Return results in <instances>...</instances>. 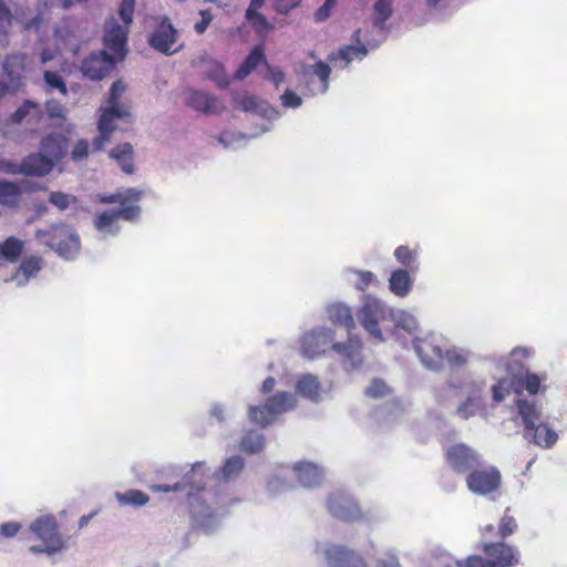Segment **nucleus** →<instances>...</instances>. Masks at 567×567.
Here are the masks:
<instances>
[{
  "label": "nucleus",
  "instance_id": "obj_27",
  "mask_svg": "<svg viewBox=\"0 0 567 567\" xmlns=\"http://www.w3.org/2000/svg\"><path fill=\"white\" fill-rule=\"evenodd\" d=\"M293 473L299 483L306 488L319 486L323 480V471L317 464L300 461L293 465Z\"/></svg>",
  "mask_w": 567,
  "mask_h": 567
},
{
  "label": "nucleus",
  "instance_id": "obj_41",
  "mask_svg": "<svg viewBox=\"0 0 567 567\" xmlns=\"http://www.w3.org/2000/svg\"><path fill=\"white\" fill-rule=\"evenodd\" d=\"M266 443L264 434L256 430L248 431L240 441V450L247 454H256L262 451Z\"/></svg>",
  "mask_w": 567,
  "mask_h": 567
},
{
  "label": "nucleus",
  "instance_id": "obj_15",
  "mask_svg": "<svg viewBox=\"0 0 567 567\" xmlns=\"http://www.w3.org/2000/svg\"><path fill=\"white\" fill-rule=\"evenodd\" d=\"M446 460L449 465L460 474L468 473L475 467H480L482 456L471 446L464 443L451 445L446 450Z\"/></svg>",
  "mask_w": 567,
  "mask_h": 567
},
{
  "label": "nucleus",
  "instance_id": "obj_5",
  "mask_svg": "<svg viewBox=\"0 0 567 567\" xmlns=\"http://www.w3.org/2000/svg\"><path fill=\"white\" fill-rule=\"evenodd\" d=\"M296 405V394L288 391H278L269 396L265 404L249 405L248 417L250 422L265 427L271 424L280 414L293 410Z\"/></svg>",
  "mask_w": 567,
  "mask_h": 567
},
{
  "label": "nucleus",
  "instance_id": "obj_14",
  "mask_svg": "<svg viewBox=\"0 0 567 567\" xmlns=\"http://www.w3.org/2000/svg\"><path fill=\"white\" fill-rule=\"evenodd\" d=\"M316 551L323 555L329 567H367L359 554L340 545L324 543L317 545Z\"/></svg>",
  "mask_w": 567,
  "mask_h": 567
},
{
  "label": "nucleus",
  "instance_id": "obj_17",
  "mask_svg": "<svg viewBox=\"0 0 567 567\" xmlns=\"http://www.w3.org/2000/svg\"><path fill=\"white\" fill-rule=\"evenodd\" d=\"M329 513L344 522L359 520L362 517L361 509L354 498L347 493H332L327 501Z\"/></svg>",
  "mask_w": 567,
  "mask_h": 567
},
{
  "label": "nucleus",
  "instance_id": "obj_61",
  "mask_svg": "<svg viewBox=\"0 0 567 567\" xmlns=\"http://www.w3.org/2000/svg\"><path fill=\"white\" fill-rule=\"evenodd\" d=\"M281 105L286 109H298L302 104V99L290 89H286L280 95Z\"/></svg>",
  "mask_w": 567,
  "mask_h": 567
},
{
  "label": "nucleus",
  "instance_id": "obj_34",
  "mask_svg": "<svg viewBox=\"0 0 567 567\" xmlns=\"http://www.w3.org/2000/svg\"><path fill=\"white\" fill-rule=\"evenodd\" d=\"M328 318L337 324H340L348 329L350 332L354 327L355 322L352 316L350 307L342 302H334L327 307Z\"/></svg>",
  "mask_w": 567,
  "mask_h": 567
},
{
  "label": "nucleus",
  "instance_id": "obj_12",
  "mask_svg": "<svg viewBox=\"0 0 567 567\" xmlns=\"http://www.w3.org/2000/svg\"><path fill=\"white\" fill-rule=\"evenodd\" d=\"M351 40L354 44L352 45H344L338 50L337 53H331L329 55L330 62L334 63V65H338V62L340 63L339 66L344 69L348 68V65L357 60L362 61L369 50H372L368 43V40H375L374 37H369L368 33L363 37V42L361 38V30L358 29L351 37Z\"/></svg>",
  "mask_w": 567,
  "mask_h": 567
},
{
  "label": "nucleus",
  "instance_id": "obj_4",
  "mask_svg": "<svg viewBox=\"0 0 567 567\" xmlns=\"http://www.w3.org/2000/svg\"><path fill=\"white\" fill-rule=\"evenodd\" d=\"M37 239L66 260L74 259L80 250L79 235L72 227L65 224L52 225L47 229H38Z\"/></svg>",
  "mask_w": 567,
  "mask_h": 567
},
{
  "label": "nucleus",
  "instance_id": "obj_42",
  "mask_svg": "<svg viewBox=\"0 0 567 567\" xmlns=\"http://www.w3.org/2000/svg\"><path fill=\"white\" fill-rule=\"evenodd\" d=\"M389 317L395 327L405 330L409 333H414L417 330V321L415 317L402 309H391Z\"/></svg>",
  "mask_w": 567,
  "mask_h": 567
},
{
  "label": "nucleus",
  "instance_id": "obj_45",
  "mask_svg": "<svg viewBox=\"0 0 567 567\" xmlns=\"http://www.w3.org/2000/svg\"><path fill=\"white\" fill-rule=\"evenodd\" d=\"M444 361L453 368H462L472 358V352L468 349L460 347H451L444 350Z\"/></svg>",
  "mask_w": 567,
  "mask_h": 567
},
{
  "label": "nucleus",
  "instance_id": "obj_1",
  "mask_svg": "<svg viewBox=\"0 0 567 567\" xmlns=\"http://www.w3.org/2000/svg\"><path fill=\"white\" fill-rule=\"evenodd\" d=\"M209 477L204 463H195L174 484H155L154 493L184 492L193 525L204 534H213L220 528L228 514L227 502L204 481Z\"/></svg>",
  "mask_w": 567,
  "mask_h": 567
},
{
  "label": "nucleus",
  "instance_id": "obj_13",
  "mask_svg": "<svg viewBox=\"0 0 567 567\" xmlns=\"http://www.w3.org/2000/svg\"><path fill=\"white\" fill-rule=\"evenodd\" d=\"M117 62L120 61L106 50L93 51L82 61L81 73L92 81H101L111 73Z\"/></svg>",
  "mask_w": 567,
  "mask_h": 567
},
{
  "label": "nucleus",
  "instance_id": "obj_44",
  "mask_svg": "<svg viewBox=\"0 0 567 567\" xmlns=\"http://www.w3.org/2000/svg\"><path fill=\"white\" fill-rule=\"evenodd\" d=\"M23 246V241L16 237L7 238L3 243H0V259L8 261L18 260L22 254Z\"/></svg>",
  "mask_w": 567,
  "mask_h": 567
},
{
  "label": "nucleus",
  "instance_id": "obj_47",
  "mask_svg": "<svg viewBox=\"0 0 567 567\" xmlns=\"http://www.w3.org/2000/svg\"><path fill=\"white\" fill-rule=\"evenodd\" d=\"M245 18L258 34H265L274 28L258 10H246Z\"/></svg>",
  "mask_w": 567,
  "mask_h": 567
},
{
  "label": "nucleus",
  "instance_id": "obj_3",
  "mask_svg": "<svg viewBox=\"0 0 567 567\" xmlns=\"http://www.w3.org/2000/svg\"><path fill=\"white\" fill-rule=\"evenodd\" d=\"M458 391L465 393V400L455 410V414L458 417L468 420L484 409L487 390L486 382L483 379H468L465 381L453 379L437 392L436 399L439 402L444 403L450 394H457Z\"/></svg>",
  "mask_w": 567,
  "mask_h": 567
},
{
  "label": "nucleus",
  "instance_id": "obj_11",
  "mask_svg": "<svg viewBox=\"0 0 567 567\" xmlns=\"http://www.w3.org/2000/svg\"><path fill=\"white\" fill-rule=\"evenodd\" d=\"M128 29L121 25L114 18L109 19L104 24L103 43L104 49L118 61L125 59L127 49Z\"/></svg>",
  "mask_w": 567,
  "mask_h": 567
},
{
  "label": "nucleus",
  "instance_id": "obj_62",
  "mask_svg": "<svg viewBox=\"0 0 567 567\" xmlns=\"http://www.w3.org/2000/svg\"><path fill=\"white\" fill-rule=\"evenodd\" d=\"M90 145L86 140H79L71 151L73 162H81L89 156Z\"/></svg>",
  "mask_w": 567,
  "mask_h": 567
},
{
  "label": "nucleus",
  "instance_id": "obj_29",
  "mask_svg": "<svg viewBox=\"0 0 567 567\" xmlns=\"http://www.w3.org/2000/svg\"><path fill=\"white\" fill-rule=\"evenodd\" d=\"M512 375L514 377L513 383L518 396H523V390L529 394L528 398H533L540 392L542 389H546V386H542V382L546 380V377H540L530 371H519Z\"/></svg>",
  "mask_w": 567,
  "mask_h": 567
},
{
  "label": "nucleus",
  "instance_id": "obj_18",
  "mask_svg": "<svg viewBox=\"0 0 567 567\" xmlns=\"http://www.w3.org/2000/svg\"><path fill=\"white\" fill-rule=\"evenodd\" d=\"M393 2L394 0H378L373 4L372 27L377 40H368L371 49H378L388 38L386 21L393 14Z\"/></svg>",
  "mask_w": 567,
  "mask_h": 567
},
{
  "label": "nucleus",
  "instance_id": "obj_24",
  "mask_svg": "<svg viewBox=\"0 0 567 567\" xmlns=\"http://www.w3.org/2000/svg\"><path fill=\"white\" fill-rule=\"evenodd\" d=\"M524 439L536 446L548 450L558 441V434L544 420L532 425V429L524 430Z\"/></svg>",
  "mask_w": 567,
  "mask_h": 567
},
{
  "label": "nucleus",
  "instance_id": "obj_36",
  "mask_svg": "<svg viewBox=\"0 0 567 567\" xmlns=\"http://www.w3.org/2000/svg\"><path fill=\"white\" fill-rule=\"evenodd\" d=\"M41 269V259L38 257H31L25 259L11 280L16 282L18 287H22L29 282V280L37 276Z\"/></svg>",
  "mask_w": 567,
  "mask_h": 567
},
{
  "label": "nucleus",
  "instance_id": "obj_16",
  "mask_svg": "<svg viewBox=\"0 0 567 567\" xmlns=\"http://www.w3.org/2000/svg\"><path fill=\"white\" fill-rule=\"evenodd\" d=\"M30 530L43 544H49L51 550H64L66 548V543L58 530L56 519L52 515L41 516L33 520Z\"/></svg>",
  "mask_w": 567,
  "mask_h": 567
},
{
  "label": "nucleus",
  "instance_id": "obj_38",
  "mask_svg": "<svg viewBox=\"0 0 567 567\" xmlns=\"http://www.w3.org/2000/svg\"><path fill=\"white\" fill-rule=\"evenodd\" d=\"M261 62H264V63L266 62L264 50L260 47H256L251 50V52L248 54V56L244 60V62L240 64V66L236 71L235 79H237V80L245 79Z\"/></svg>",
  "mask_w": 567,
  "mask_h": 567
},
{
  "label": "nucleus",
  "instance_id": "obj_53",
  "mask_svg": "<svg viewBox=\"0 0 567 567\" xmlns=\"http://www.w3.org/2000/svg\"><path fill=\"white\" fill-rule=\"evenodd\" d=\"M99 135L92 142V148L94 152L102 151L107 143H110L111 134L114 130L106 126L105 120L99 121Z\"/></svg>",
  "mask_w": 567,
  "mask_h": 567
},
{
  "label": "nucleus",
  "instance_id": "obj_21",
  "mask_svg": "<svg viewBox=\"0 0 567 567\" xmlns=\"http://www.w3.org/2000/svg\"><path fill=\"white\" fill-rule=\"evenodd\" d=\"M29 56L25 53H12L6 56L2 69L13 92L22 85V79L28 68Z\"/></svg>",
  "mask_w": 567,
  "mask_h": 567
},
{
  "label": "nucleus",
  "instance_id": "obj_31",
  "mask_svg": "<svg viewBox=\"0 0 567 567\" xmlns=\"http://www.w3.org/2000/svg\"><path fill=\"white\" fill-rule=\"evenodd\" d=\"M144 192L137 188H126L124 190L110 194L97 195L103 204H118V207H141L137 203L142 199Z\"/></svg>",
  "mask_w": 567,
  "mask_h": 567
},
{
  "label": "nucleus",
  "instance_id": "obj_9",
  "mask_svg": "<svg viewBox=\"0 0 567 567\" xmlns=\"http://www.w3.org/2000/svg\"><path fill=\"white\" fill-rule=\"evenodd\" d=\"M141 207H117L106 209L96 215L94 219V227L103 238L115 237L121 230L118 219L136 223L141 217Z\"/></svg>",
  "mask_w": 567,
  "mask_h": 567
},
{
  "label": "nucleus",
  "instance_id": "obj_25",
  "mask_svg": "<svg viewBox=\"0 0 567 567\" xmlns=\"http://www.w3.org/2000/svg\"><path fill=\"white\" fill-rule=\"evenodd\" d=\"M484 551L493 567H509L518 560L514 548L501 542L485 544Z\"/></svg>",
  "mask_w": 567,
  "mask_h": 567
},
{
  "label": "nucleus",
  "instance_id": "obj_39",
  "mask_svg": "<svg viewBox=\"0 0 567 567\" xmlns=\"http://www.w3.org/2000/svg\"><path fill=\"white\" fill-rule=\"evenodd\" d=\"M258 134H252L248 136L240 132L224 131L219 135L218 141L226 150L237 151L244 147L249 140L256 138Z\"/></svg>",
  "mask_w": 567,
  "mask_h": 567
},
{
  "label": "nucleus",
  "instance_id": "obj_57",
  "mask_svg": "<svg viewBox=\"0 0 567 567\" xmlns=\"http://www.w3.org/2000/svg\"><path fill=\"white\" fill-rule=\"evenodd\" d=\"M365 394L372 399H380L390 394V388L383 380L374 379L365 389Z\"/></svg>",
  "mask_w": 567,
  "mask_h": 567
},
{
  "label": "nucleus",
  "instance_id": "obj_56",
  "mask_svg": "<svg viewBox=\"0 0 567 567\" xmlns=\"http://www.w3.org/2000/svg\"><path fill=\"white\" fill-rule=\"evenodd\" d=\"M49 202L60 210H65L75 202V197L63 192H50Z\"/></svg>",
  "mask_w": 567,
  "mask_h": 567
},
{
  "label": "nucleus",
  "instance_id": "obj_32",
  "mask_svg": "<svg viewBox=\"0 0 567 567\" xmlns=\"http://www.w3.org/2000/svg\"><path fill=\"white\" fill-rule=\"evenodd\" d=\"M413 282L411 270L398 268L390 275L389 289L394 296L404 298L411 292Z\"/></svg>",
  "mask_w": 567,
  "mask_h": 567
},
{
  "label": "nucleus",
  "instance_id": "obj_55",
  "mask_svg": "<svg viewBox=\"0 0 567 567\" xmlns=\"http://www.w3.org/2000/svg\"><path fill=\"white\" fill-rule=\"evenodd\" d=\"M207 76L214 81L218 87L225 89L229 84L228 75L220 63L214 62L207 71Z\"/></svg>",
  "mask_w": 567,
  "mask_h": 567
},
{
  "label": "nucleus",
  "instance_id": "obj_7",
  "mask_svg": "<svg viewBox=\"0 0 567 567\" xmlns=\"http://www.w3.org/2000/svg\"><path fill=\"white\" fill-rule=\"evenodd\" d=\"M148 45L155 51L171 56L183 50L184 43L179 42V32L167 17H157L154 29L147 37Z\"/></svg>",
  "mask_w": 567,
  "mask_h": 567
},
{
  "label": "nucleus",
  "instance_id": "obj_28",
  "mask_svg": "<svg viewBox=\"0 0 567 567\" xmlns=\"http://www.w3.org/2000/svg\"><path fill=\"white\" fill-rule=\"evenodd\" d=\"M186 104L193 110L206 114L218 113L221 109L219 100L215 95L203 91H189Z\"/></svg>",
  "mask_w": 567,
  "mask_h": 567
},
{
  "label": "nucleus",
  "instance_id": "obj_63",
  "mask_svg": "<svg viewBox=\"0 0 567 567\" xmlns=\"http://www.w3.org/2000/svg\"><path fill=\"white\" fill-rule=\"evenodd\" d=\"M516 528L517 524L515 518L505 514L501 519L498 534L502 538H506L507 536L512 535Z\"/></svg>",
  "mask_w": 567,
  "mask_h": 567
},
{
  "label": "nucleus",
  "instance_id": "obj_26",
  "mask_svg": "<svg viewBox=\"0 0 567 567\" xmlns=\"http://www.w3.org/2000/svg\"><path fill=\"white\" fill-rule=\"evenodd\" d=\"M296 393L311 403H320L322 401V385L319 378L312 373H303L297 377Z\"/></svg>",
  "mask_w": 567,
  "mask_h": 567
},
{
  "label": "nucleus",
  "instance_id": "obj_51",
  "mask_svg": "<svg viewBox=\"0 0 567 567\" xmlns=\"http://www.w3.org/2000/svg\"><path fill=\"white\" fill-rule=\"evenodd\" d=\"M43 80L48 89L58 90L62 95L68 94L66 84L58 72L50 70L44 71Z\"/></svg>",
  "mask_w": 567,
  "mask_h": 567
},
{
  "label": "nucleus",
  "instance_id": "obj_49",
  "mask_svg": "<svg viewBox=\"0 0 567 567\" xmlns=\"http://www.w3.org/2000/svg\"><path fill=\"white\" fill-rule=\"evenodd\" d=\"M17 21L21 24L27 32H39L44 18L41 14L32 13L31 10L28 12H21L17 16Z\"/></svg>",
  "mask_w": 567,
  "mask_h": 567
},
{
  "label": "nucleus",
  "instance_id": "obj_35",
  "mask_svg": "<svg viewBox=\"0 0 567 567\" xmlns=\"http://www.w3.org/2000/svg\"><path fill=\"white\" fill-rule=\"evenodd\" d=\"M109 156L117 163L125 174L134 173V151L132 144L123 143L115 146L110 151Z\"/></svg>",
  "mask_w": 567,
  "mask_h": 567
},
{
  "label": "nucleus",
  "instance_id": "obj_10",
  "mask_svg": "<svg viewBox=\"0 0 567 567\" xmlns=\"http://www.w3.org/2000/svg\"><path fill=\"white\" fill-rule=\"evenodd\" d=\"M502 482L501 472L495 466L475 467L468 472L466 486L477 495H487L498 489Z\"/></svg>",
  "mask_w": 567,
  "mask_h": 567
},
{
  "label": "nucleus",
  "instance_id": "obj_60",
  "mask_svg": "<svg viewBox=\"0 0 567 567\" xmlns=\"http://www.w3.org/2000/svg\"><path fill=\"white\" fill-rule=\"evenodd\" d=\"M135 9V0H123L118 8V16L123 21V25L130 28L133 22V13Z\"/></svg>",
  "mask_w": 567,
  "mask_h": 567
},
{
  "label": "nucleus",
  "instance_id": "obj_54",
  "mask_svg": "<svg viewBox=\"0 0 567 567\" xmlns=\"http://www.w3.org/2000/svg\"><path fill=\"white\" fill-rule=\"evenodd\" d=\"M32 111L38 114L40 112V105L31 100L24 101L23 104L11 114V122L16 124L21 123Z\"/></svg>",
  "mask_w": 567,
  "mask_h": 567
},
{
  "label": "nucleus",
  "instance_id": "obj_8",
  "mask_svg": "<svg viewBox=\"0 0 567 567\" xmlns=\"http://www.w3.org/2000/svg\"><path fill=\"white\" fill-rule=\"evenodd\" d=\"M330 73V66L323 61H318L315 64L301 63L296 68L299 85L312 96L324 94L328 91Z\"/></svg>",
  "mask_w": 567,
  "mask_h": 567
},
{
  "label": "nucleus",
  "instance_id": "obj_46",
  "mask_svg": "<svg viewBox=\"0 0 567 567\" xmlns=\"http://www.w3.org/2000/svg\"><path fill=\"white\" fill-rule=\"evenodd\" d=\"M21 190L16 183L0 181V204L12 206L18 202Z\"/></svg>",
  "mask_w": 567,
  "mask_h": 567
},
{
  "label": "nucleus",
  "instance_id": "obj_6",
  "mask_svg": "<svg viewBox=\"0 0 567 567\" xmlns=\"http://www.w3.org/2000/svg\"><path fill=\"white\" fill-rule=\"evenodd\" d=\"M390 310L383 300L372 295H363L357 318L370 337L382 342L384 339L380 323L390 315Z\"/></svg>",
  "mask_w": 567,
  "mask_h": 567
},
{
  "label": "nucleus",
  "instance_id": "obj_58",
  "mask_svg": "<svg viewBox=\"0 0 567 567\" xmlns=\"http://www.w3.org/2000/svg\"><path fill=\"white\" fill-rule=\"evenodd\" d=\"M511 382L506 378H499L495 384L492 385L493 400L499 403L505 400L509 394Z\"/></svg>",
  "mask_w": 567,
  "mask_h": 567
},
{
  "label": "nucleus",
  "instance_id": "obj_48",
  "mask_svg": "<svg viewBox=\"0 0 567 567\" xmlns=\"http://www.w3.org/2000/svg\"><path fill=\"white\" fill-rule=\"evenodd\" d=\"M109 104L110 105L103 110L99 121L105 120L106 126L115 130L114 120L125 118L130 115V113L118 104V101L109 102Z\"/></svg>",
  "mask_w": 567,
  "mask_h": 567
},
{
  "label": "nucleus",
  "instance_id": "obj_23",
  "mask_svg": "<svg viewBox=\"0 0 567 567\" xmlns=\"http://www.w3.org/2000/svg\"><path fill=\"white\" fill-rule=\"evenodd\" d=\"M69 140L60 133L44 136L40 143V152L54 166L68 153Z\"/></svg>",
  "mask_w": 567,
  "mask_h": 567
},
{
  "label": "nucleus",
  "instance_id": "obj_37",
  "mask_svg": "<svg viewBox=\"0 0 567 567\" xmlns=\"http://www.w3.org/2000/svg\"><path fill=\"white\" fill-rule=\"evenodd\" d=\"M393 256L403 269L411 270L412 274H416L420 270L417 248L401 245L395 248Z\"/></svg>",
  "mask_w": 567,
  "mask_h": 567
},
{
  "label": "nucleus",
  "instance_id": "obj_52",
  "mask_svg": "<svg viewBox=\"0 0 567 567\" xmlns=\"http://www.w3.org/2000/svg\"><path fill=\"white\" fill-rule=\"evenodd\" d=\"M12 14L8 7L0 0V43L4 48L8 44L7 33L11 25Z\"/></svg>",
  "mask_w": 567,
  "mask_h": 567
},
{
  "label": "nucleus",
  "instance_id": "obj_64",
  "mask_svg": "<svg viewBox=\"0 0 567 567\" xmlns=\"http://www.w3.org/2000/svg\"><path fill=\"white\" fill-rule=\"evenodd\" d=\"M460 567H493L491 560L484 559L481 556H471L466 560L457 561Z\"/></svg>",
  "mask_w": 567,
  "mask_h": 567
},
{
  "label": "nucleus",
  "instance_id": "obj_30",
  "mask_svg": "<svg viewBox=\"0 0 567 567\" xmlns=\"http://www.w3.org/2000/svg\"><path fill=\"white\" fill-rule=\"evenodd\" d=\"M22 175L24 176H45L52 172L53 165L39 151L25 156L21 161Z\"/></svg>",
  "mask_w": 567,
  "mask_h": 567
},
{
  "label": "nucleus",
  "instance_id": "obj_43",
  "mask_svg": "<svg viewBox=\"0 0 567 567\" xmlns=\"http://www.w3.org/2000/svg\"><path fill=\"white\" fill-rule=\"evenodd\" d=\"M532 355V350L528 348L517 347L512 350L509 360L505 361L504 359L499 360V363H502L506 371L509 374H515L523 370V363L522 360L526 359Z\"/></svg>",
  "mask_w": 567,
  "mask_h": 567
},
{
  "label": "nucleus",
  "instance_id": "obj_2",
  "mask_svg": "<svg viewBox=\"0 0 567 567\" xmlns=\"http://www.w3.org/2000/svg\"><path fill=\"white\" fill-rule=\"evenodd\" d=\"M333 339L334 331L331 328H313L300 339L301 353L308 359H316L326 353L331 346L332 350L343 358V368L347 372L359 369L363 362L361 341L354 337H349L344 343L332 342Z\"/></svg>",
  "mask_w": 567,
  "mask_h": 567
},
{
  "label": "nucleus",
  "instance_id": "obj_59",
  "mask_svg": "<svg viewBox=\"0 0 567 567\" xmlns=\"http://www.w3.org/2000/svg\"><path fill=\"white\" fill-rule=\"evenodd\" d=\"M264 66V78L270 81L276 87H279L285 82V72L279 68L271 66L268 62H265Z\"/></svg>",
  "mask_w": 567,
  "mask_h": 567
},
{
  "label": "nucleus",
  "instance_id": "obj_22",
  "mask_svg": "<svg viewBox=\"0 0 567 567\" xmlns=\"http://www.w3.org/2000/svg\"><path fill=\"white\" fill-rule=\"evenodd\" d=\"M515 405L517 414L524 425V430L532 429V425H535L537 422L544 420V406L536 396H517Z\"/></svg>",
  "mask_w": 567,
  "mask_h": 567
},
{
  "label": "nucleus",
  "instance_id": "obj_40",
  "mask_svg": "<svg viewBox=\"0 0 567 567\" xmlns=\"http://www.w3.org/2000/svg\"><path fill=\"white\" fill-rule=\"evenodd\" d=\"M115 498L121 506L142 507L150 502V496L140 489H127L125 492H116Z\"/></svg>",
  "mask_w": 567,
  "mask_h": 567
},
{
  "label": "nucleus",
  "instance_id": "obj_33",
  "mask_svg": "<svg viewBox=\"0 0 567 567\" xmlns=\"http://www.w3.org/2000/svg\"><path fill=\"white\" fill-rule=\"evenodd\" d=\"M245 467V461L239 455L228 457L224 465L214 473V480L220 483H227L236 480Z\"/></svg>",
  "mask_w": 567,
  "mask_h": 567
},
{
  "label": "nucleus",
  "instance_id": "obj_20",
  "mask_svg": "<svg viewBox=\"0 0 567 567\" xmlns=\"http://www.w3.org/2000/svg\"><path fill=\"white\" fill-rule=\"evenodd\" d=\"M233 105L236 110L259 115L269 121L281 117L282 113L272 107L266 101H257L254 96L246 93H235L233 95Z\"/></svg>",
  "mask_w": 567,
  "mask_h": 567
},
{
  "label": "nucleus",
  "instance_id": "obj_19",
  "mask_svg": "<svg viewBox=\"0 0 567 567\" xmlns=\"http://www.w3.org/2000/svg\"><path fill=\"white\" fill-rule=\"evenodd\" d=\"M413 344L417 357L427 369H441L444 362V349L439 344L435 337L415 339Z\"/></svg>",
  "mask_w": 567,
  "mask_h": 567
},
{
  "label": "nucleus",
  "instance_id": "obj_50",
  "mask_svg": "<svg viewBox=\"0 0 567 567\" xmlns=\"http://www.w3.org/2000/svg\"><path fill=\"white\" fill-rule=\"evenodd\" d=\"M349 274L354 278L351 279L355 289L360 291H364L374 280H377L375 275L372 271L368 270H354L350 269Z\"/></svg>",
  "mask_w": 567,
  "mask_h": 567
}]
</instances>
